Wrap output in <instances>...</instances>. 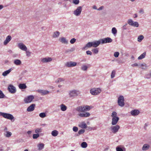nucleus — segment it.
I'll use <instances>...</instances> for the list:
<instances>
[{"mask_svg":"<svg viewBox=\"0 0 151 151\" xmlns=\"http://www.w3.org/2000/svg\"><path fill=\"white\" fill-rule=\"evenodd\" d=\"M92 106L86 105L78 106L76 109V110L78 112H85L90 110L93 108Z\"/></svg>","mask_w":151,"mask_h":151,"instance_id":"nucleus-1","label":"nucleus"},{"mask_svg":"<svg viewBox=\"0 0 151 151\" xmlns=\"http://www.w3.org/2000/svg\"><path fill=\"white\" fill-rule=\"evenodd\" d=\"M117 114L115 111H113L111 114V116L112 117V124L116 125L119 119V118L117 116Z\"/></svg>","mask_w":151,"mask_h":151,"instance_id":"nucleus-2","label":"nucleus"},{"mask_svg":"<svg viewBox=\"0 0 151 151\" xmlns=\"http://www.w3.org/2000/svg\"><path fill=\"white\" fill-rule=\"evenodd\" d=\"M90 93L93 95H97L101 93V90L100 88H94L90 90Z\"/></svg>","mask_w":151,"mask_h":151,"instance_id":"nucleus-3","label":"nucleus"},{"mask_svg":"<svg viewBox=\"0 0 151 151\" xmlns=\"http://www.w3.org/2000/svg\"><path fill=\"white\" fill-rule=\"evenodd\" d=\"M8 90L11 93H14L17 91L16 88L12 84H10L9 85Z\"/></svg>","mask_w":151,"mask_h":151,"instance_id":"nucleus-4","label":"nucleus"},{"mask_svg":"<svg viewBox=\"0 0 151 151\" xmlns=\"http://www.w3.org/2000/svg\"><path fill=\"white\" fill-rule=\"evenodd\" d=\"M124 99L123 96H119L118 100V105L121 106H123L124 105Z\"/></svg>","mask_w":151,"mask_h":151,"instance_id":"nucleus-5","label":"nucleus"},{"mask_svg":"<svg viewBox=\"0 0 151 151\" xmlns=\"http://www.w3.org/2000/svg\"><path fill=\"white\" fill-rule=\"evenodd\" d=\"M128 23L131 26L137 27L139 24L138 22H134L131 19H129L128 20Z\"/></svg>","mask_w":151,"mask_h":151,"instance_id":"nucleus-6","label":"nucleus"},{"mask_svg":"<svg viewBox=\"0 0 151 151\" xmlns=\"http://www.w3.org/2000/svg\"><path fill=\"white\" fill-rule=\"evenodd\" d=\"M80 92L79 91L76 90H73L70 92L69 94L70 97H75L77 96Z\"/></svg>","mask_w":151,"mask_h":151,"instance_id":"nucleus-7","label":"nucleus"},{"mask_svg":"<svg viewBox=\"0 0 151 151\" xmlns=\"http://www.w3.org/2000/svg\"><path fill=\"white\" fill-rule=\"evenodd\" d=\"M112 40L109 37H107L103 39H100V42L102 44L105 43L111 42Z\"/></svg>","mask_w":151,"mask_h":151,"instance_id":"nucleus-8","label":"nucleus"},{"mask_svg":"<svg viewBox=\"0 0 151 151\" xmlns=\"http://www.w3.org/2000/svg\"><path fill=\"white\" fill-rule=\"evenodd\" d=\"M34 97L32 95L28 96L24 99V101L26 103H30L34 99Z\"/></svg>","mask_w":151,"mask_h":151,"instance_id":"nucleus-9","label":"nucleus"},{"mask_svg":"<svg viewBox=\"0 0 151 151\" xmlns=\"http://www.w3.org/2000/svg\"><path fill=\"white\" fill-rule=\"evenodd\" d=\"M82 11V7L81 6L78 7L74 11V14L76 16H78L79 15Z\"/></svg>","mask_w":151,"mask_h":151,"instance_id":"nucleus-10","label":"nucleus"},{"mask_svg":"<svg viewBox=\"0 0 151 151\" xmlns=\"http://www.w3.org/2000/svg\"><path fill=\"white\" fill-rule=\"evenodd\" d=\"M119 128L120 127L118 125H116L115 126H112L111 127V129L112 131V132L114 133H115L117 132Z\"/></svg>","mask_w":151,"mask_h":151,"instance_id":"nucleus-11","label":"nucleus"},{"mask_svg":"<svg viewBox=\"0 0 151 151\" xmlns=\"http://www.w3.org/2000/svg\"><path fill=\"white\" fill-rule=\"evenodd\" d=\"M76 62H73L72 61L68 62L66 64V66L68 67H73L76 66Z\"/></svg>","mask_w":151,"mask_h":151,"instance_id":"nucleus-12","label":"nucleus"},{"mask_svg":"<svg viewBox=\"0 0 151 151\" xmlns=\"http://www.w3.org/2000/svg\"><path fill=\"white\" fill-rule=\"evenodd\" d=\"M3 117L5 118L11 120H12L14 118L12 114L6 113H5Z\"/></svg>","mask_w":151,"mask_h":151,"instance_id":"nucleus-13","label":"nucleus"},{"mask_svg":"<svg viewBox=\"0 0 151 151\" xmlns=\"http://www.w3.org/2000/svg\"><path fill=\"white\" fill-rule=\"evenodd\" d=\"M18 46L19 47L21 50L24 51H26L27 50V47L24 44L22 43L18 44Z\"/></svg>","mask_w":151,"mask_h":151,"instance_id":"nucleus-14","label":"nucleus"},{"mask_svg":"<svg viewBox=\"0 0 151 151\" xmlns=\"http://www.w3.org/2000/svg\"><path fill=\"white\" fill-rule=\"evenodd\" d=\"M90 114L88 112H86L83 113H80L78 115L81 117H87L90 116Z\"/></svg>","mask_w":151,"mask_h":151,"instance_id":"nucleus-15","label":"nucleus"},{"mask_svg":"<svg viewBox=\"0 0 151 151\" xmlns=\"http://www.w3.org/2000/svg\"><path fill=\"white\" fill-rule=\"evenodd\" d=\"M131 114L133 116H135L138 115L139 113V111L137 110H134L132 111Z\"/></svg>","mask_w":151,"mask_h":151,"instance_id":"nucleus-16","label":"nucleus"},{"mask_svg":"<svg viewBox=\"0 0 151 151\" xmlns=\"http://www.w3.org/2000/svg\"><path fill=\"white\" fill-rule=\"evenodd\" d=\"M101 43V42H100V40L99 41L92 42L93 47H96L98 46Z\"/></svg>","mask_w":151,"mask_h":151,"instance_id":"nucleus-17","label":"nucleus"},{"mask_svg":"<svg viewBox=\"0 0 151 151\" xmlns=\"http://www.w3.org/2000/svg\"><path fill=\"white\" fill-rule=\"evenodd\" d=\"M35 105L33 104L29 106L27 109V110L28 111H33L35 109Z\"/></svg>","mask_w":151,"mask_h":151,"instance_id":"nucleus-18","label":"nucleus"},{"mask_svg":"<svg viewBox=\"0 0 151 151\" xmlns=\"http://www.w3.org/2000/svg\"><path fill=\"white\" fill-rule=\"evenodd\" d=\"M52 60V59L51 58H43L42 59L41 61L43 63H47L50 62Z\"/></svg>","mask_w":151,"mask_h":151,"instance_id":"nucleus-19","label":"nucleus"},{"mask_svg":"<svg viewBox=\"0 0 151 151\" xmlns=\"http://www.w3.org/2000/svg\"><path fill=\"white\" fill-rule=\"evenodd\" d=\"M11 38L12 37L11 36L9 35L7 36L4 42V45H6L11 40Z\"/></svg>","mask_w":151,"mask_h":151,"instance_id":"nucleus-20","label":"nucleus"},{"mask_svg":"<svg viewBox=\"0 0 151 151\" xmlns=\"http://www.w3.org/2000/svg\"><path fill=\"white\" fill-rule=\"evenodd\" d=\"M12 70H13V69L11 68L8 70L5 71L2 73V75L4 76H6L8 74H9Z\"/></svg>","mask_w":151,"mask_h":151,"instance_id":"nucleus-21","label":"nucleus"},{"mask_svg":"<svg viewBox=\"0 0 151 151\" xmlns=\"http://www.w3.org/2000/svg\"><path fill=\"white\" fill-rule=\"evenodd\" d=\"M14 63L15 65H20L22 63L21 61L19 59L15 60L14 61Z\"/></svg>","mask_w":151,"mask_h":151,"instance_id":"nucleus-22","label":"nucleus"},{"mask_svg":"<svg viewBox=\"0 0 151 151\" xmlns=\"http://www.w3.org/2000/svg\"><path fill=\"white\" fill-rule=\"evenodd\" d=\"M38 92L42 94V95H46L49 93V92L46 90H40L38 91Z\"/></svg>","mask_w":151,"mask_h":151,"instance_id":"nucleus-23","label":"nucleus"},{"mask_svg":"<svg viewBox=\"0 0 151 151\" xmlns=\"http://www.w3.org/2000/svg\"><path fill=\"white\" fill-rule=\"evenodd\" d=\"M79 126L81 128H86L87 127V125L85 122H83L79 125Z\"/></svg>","mask_w":151,"mask_h":151,"instance_id":"nucleus-24","label":"nucleus"},{"mask_svg":"<svg viewBox=\"0 0 151 151\" xmlns=\"http://www.w3.org/2000/svg\"><path fill=\"white\" fill-rule=\"evenodd\" d=\"M59 40L62 43L67 44L68 43V41H67L65 38L64 37H62L59 39Z\"/></svg>","mask_w":151,"mask_h":151,"instance_id":"nucleus-25","label":"nucleus"},{"mask_svg":"<svg viewBox=\"0 0 151 151\" xmlns=\"http://www.w3.org/2000/svg\"><path fill=\"white\" fill-rule=\"evenodd\" d=\"M19 87L20 89H24L27 88V86L25 84H20L19 85Z\"/></svg>","mask_w":151,"mask_h":151,"instance_id":"nucleus-26","label":"nucleus"},{"mask_svg":"<svg viewBox=\"0 0 151 151\" xmlns=\"http://www.w3.org/2000/svg\"><path fill=\"white\" fill-rule=\"evenodd\" d=\"M58 132L56 130H54L52 131L51 134L52 136L54 137H56L58 134Z\"/></svg>","mask_w":151,"mask_h":151,"instance_id":"nucleus-27","label":"nucleus"},{"mask_svg":"<svg viewBox=\"0 0 151 151\" xmlns=\"http://www.w3.org/2000/svg\"><path fill=\"white\" fill-rule=\"evenodd\" d=\"M44 145L43 144L40 143L39 144L37 145V147L38 148V150H41L43 149L44 148Z\"/></svg>","mask_w":151,"mask_h":151,"instance_id":"nucleus-28","label":"nucleus"},{"mask_svg":"<svg viewBox=\"0 0 151 151\" xmlns=\"http://www.w3.org/2000/svg\"><path fill=\"white\" fill-rule=\"evenodd\" d=\"M149 145L147 144H144L142 147V150H147L149 149Z\"/></svg>","mask_w":151,"mask_h":151,"instance_id":"nucleus-29","label":"nucleus"},{"mask_svg":"<svg viewBox=\"0 0 151 151\" xmlns=\"http://www.w3.org/2000/svg\"><path fill=\"white\" fill-rule=\"evenodd\" d=\"M61 109L62 111H64L67 109V107L64 104H62L60 105Z\"/></svg>","mask_w":151,"mask_h":151,"instance_id":"nucleus-30","label":"nucleus"},{"mask_svg":"<svg viewBox=\"0 0 151 151\" xmlns=\"http://www.w3.org/2000/svg\"><path fill=\"white\" fill-rule=\"evenodd\" d=\"M146 54V52L143 53L138 57V59L139 60H141L144 58Z\"/></svg>","mask_w":151,"mask_h":151,"instance_id":"nucleus-31","label":"nucleus"},{"mask_svg":"<svg viewBox=\"0 0 151 151\" xmlns=\"http://www.w3.org/2000/svg\"><path fill=\"white\" fill-rule=\"evenodd\" d=\"M144 38V36L142 35H139L138 37V41L141 42Z\"/></svg>","mask_w":151,"mask_h":151,"instance_id":"nucleus-32","label":"nucleus"},{"mask_svg":"<svg viewBox=\"0 0 151 151\" xmlns=\"http://www.w3.org/2000/svg\"><path fill=\"white\" fill-rule=\"evenodd\" d=\"M81 146L82 147L85 148L87 147V144L86 142H83L82 143Z\"/></svg>","mask_w":151,"mask_h":151,"instance_id":"nucleus-33","label":"nucleus"},{"mask_svg":"<svg viewBox=\"0 0 151 151\" xmlns=\"http://www.w3.org/2000/svg\"><path fill=\"white\" fill-rule=\"evenodd\" d=\"M60 33L58 32H54V35H53V37H56L58 36L59 35Z\"/></svg>","mask_w":151,"mask_h":151,"instance_id":"nucleus-34","label":"nucleus"},{"mask_svg":"<svg viewBox=\"0 0 151 151\" xmlns=\"http://www.w3.org/2000/svg\"><path fill=\"white\" fill-rule=\"evenodd\" d=\"M117 30L115 27H113L112 28V32L113 34L114 35L116 34L117 33Z\"/></svg>","mask_w":151,"mask_h":151,"instance_id":"nucleus-35","label":"nucleus"},{"mask_svg":"<svg viewBox=\"0 0 151 151\" xmlns=\"http://www.w3.org/2000/svg\"><path fill=\"white\" fill-rule=\"evenodd\" d=\"M41 118H44L46 116V114L45 113H41L39 114Z\"/></svg>","mask_w":151,"mask_h":151,"instance_id":"nucleus-36","label":"nucleus"},{"mask_svg":"<svg viewBox=\"0 0 151 151\" xmlns=\"http://www.w3.org/2000/svg\"><path fill=\"white\" fill-rule=\"evenodd\" d=\"M4 96L5 95L3 93L2 91L0 90V98H4Z\"/></svg>","mask_w":151,"mask_h":151,"instance_id":"nucleus-37","label":"nucleus"},{"mask_svg":"<svg viewBox=\"0 0 151 151\" xmlns=\"http://www.w3.org/2000/svg\"><path fill=\"white\" fill-rule=\"evenodd\" d=\"M93 47L92 42H89L86 45V47Z\"/></svg>","mask_w":151,"mask_h":151,"instance_id":"nucleus-38","label":"nucleus"},{"mask_svg":"<svg viewBox=\"0 0 151 151\" xmlns=\"http://www.w3.org/2000/svg\"><path fill=\"white\" fill-rule=\"evenodd\" d=\"M12 134V133L11 132H7L6 133V134H5V135L6 137H9L11 136Z\"/></svg>","mask_w":151,"mask_h":151,"instance_id":"nucleus-39","label":"nucleus"},{"mask_svg":"<svg viewBox=\"0 0 151 151\" xmlns=\"http://www.w3.org/2000/svg\"><path fill=\"white\" fill-rule=\"evenodd\" d=\"M141 66L142 67V69H145L147 68V65L145 63L141 64Z\"/></svg>","mask_w":151,"mask_h":151,"instance_id":"nucleus-40","label":"nucleus"},{"mask_svg":"<svg viewBox=\"0 0 151 151\" xmlns=\"http://www.w3.org/2000/svg\"><path fill=\"white\" fill-rule=\"evenodd\" d=\"M87 68L88 67L86 65H84L82 67L81 69L85 71L87 70Z\"/></svg>","mask_w":151,"mask_h":151,"instance_id":"nucleus-41","label":"nucleus"},{"mask_svg":"<svg viewBox=\"0 0 151 151\" xmlns=\"http://www.w3.org/2000/svg\"><path fill=\"white\" fill-rule=\"evenodd\" d=\"M115 74V70H113L111 73V78H113L114 77Z\"/></svg>","mask_w":151,"mask_h":151,"instance_id":"nucleus-42","label":"nucleus"},{"mask_svg":"<svg viewBox=\"0 0 151 151\" xmlns=\"http://www.w3.org/2000/svg\"><path fill=\"white\" fill-rule=\"evenodd\" d=\"M39 137V134H34L33 135V139H37Z\"/></svg>","mask_w":151,"mask_h":151,"instance_id":"nucleus-43","label":"nucleus"},{"mask_svg":"<svg viewBox=\"0 0 151 151\" xmlns=\"http://www.w3.org/2000/svg\"><path fill=\"white\" fill-rule=\"evenodd\" d=\"M85 131L84 129H81L80 130H79L78 131V133L79 134H81L83 133Z\"/></svg>","mask_w":151,"mask_h":151,"instance_id":"nucleus-44","label":"nucleus"},{"mask_svg":"<svg viewBox=\"0 0 151 151\" xmlns=\"http://www.w3.org/2000/svg\"><path fill=\"white\" fill-rule=\"evenodd\" d=\"M79 0H73V3L75 4H78L79 3Z\"/></svg>","mask_w":151,"mask_h":151,"instance_id":"nucleus-45","label":"nucleus"},{"mask_svg":"<svg viewBox=\"0 0 151 151\" xmlns=\"http://www.w3.org/2000/svg\"><path fill=\"white\" fill-rule=\"evenodd\" d=\"M76 41V39L74 38H73L70 41V42L71 44H73Z\"/></svg>","mask_w":151,"mask_h":151,"instance_id":"nucleus-46","label":"nucleus"},{"mask_svg":"<svg viewBox=\"0 0 151 151\" xmlns=\"http://www.w3.org/2000/svg\"><path fill=\"white\" fill-rule=\"evenodd\" d=\"M119 55V53L118 52H115L114 54V56L116 58L118 57Z\"/></svg>","mask_w":151,"mask_h":151,"instance_id":"nucleus-47","label":"nucleus"},{"mask_svg":"<svg viewBox=\"0 0 151 151\" xmlns=\"http://www.w3.org/2000/svg\"><path fill=\"white\" fill-rule=\"evenodd\" d=\"M92 51L95 53L97 54L98 52V50L97 48H95L92 50Z\"/></svg>","mask_w":151,"mask_h":151,"instance_id":"nucleus-48","label":"nucleus"},{"mask_svg":"<svg viewBox=\"0 0 151 151\" xmlns=\"http://www.w3.org/2000/svg\"><path fill=\"white\" fill-rule=\"evenodd\" d=\"M64 81V79H63V78H59L58 79L57 81H56V82L58 83V82H61V81Z\"/></svg>","mask_w":151,"mask_h":151,"instance_id":"nucleus-49","label":"nucleus"},{"mask_svg":"<svg viewBox=\"0 0 151 151\" xmlns=\"http://www.w3.org/2000/svg\"><path fill=\"white\" fill-rule=\"evenodd\" d=\"M78 129V128L76 127H74L73 128V130L75 132H77Z\"/></svg>","mask_w":151,"mask_h":151,"instance_id":"nucleus-50","label":"nucleus"},{"mask_svg":"<svg viewBox=\"0 0 151 151\" xmlns=\"http://www.w3.org/2000/svg\"><path fill=\"white\" fill-rule=\"evenodd\" d=\"M41 129L39 128L37 129L35 131V133L38 134L40 132Z\"/></svg>","mask_w":151,"mask_h":151,"instance_id":"nucleus-51","label":"nucleus"},{"mask_svg":"<svg viewBox=\"0 0 151 151\" xmlns=\"http://www.w3.org/2000/svg\"><path fill=\"white\" fill-rule=\"evenodd\" d=\"M116 151H123V149L119 147H117L116 148Z\"/></svg>","mask_w":151,"mask_h":151,"instance_id":"nucleus-52","label":"nucleus"},{"mask_svg":"<svg viewBox=\"0 0 151 151\" xmlns=\"http://www.w3.org/2000/svg\"><path fill=\"white\" fill-rule=\"evenodd\" d=\"M26 51V55L28 57L30 56L31 53L29 51H27V50Z\"/></svg>","mask_w":151,"mask_h":151,"instance_id":"nucleus-53","label":"nucleus"},{"mask_svg":"<svg viewBox=\"0 0 151 151\" xmlns=\"http://www.w3.org/2000/svg\"><path fill=\"white\" fill-rule=\"evenodd\" d=\"M86 53L87 55H91L92 54V52L90 51H87Z\"/></svg>","mask_w":151,"mask_h":151,"instance_id":"nucleus-54","label":"nucleus"},{"mask_svg":"<svg viewBox=\"0 0 151 151\" xmlns=\"http://www.w3.org/2000/svg\"><path fill=\"white\" fill-rule=\"evenodd\" d=\"M132 66L133 67H135V66H138V65L137 63H135L132 65Z\"/></svg>","mask_w":151,"mask_h":151,"instance_id":"nucleus-55","label":"nucleus"},{"mask_svg":"<svg viewBox=\"0 0 151 151\" xmlns=\"http://www.w3.org/2000/svg\"><path fill=\"white\" fill-rule=\"evenodd\" d=\"M127 25V24H126L125 25L123 26V28L124 29H127L126 26Z\"/></svg>","mask_w":151,"mask_h":151,"instance_id":"nucleus-56","label":"nucleus"},{"mask_svg":"<svg viewBox=\"0 0 151 151\" xmlns=\"http://www.w3.org/2000/svg\"><path fill=\"white\" fill-rule=\"evenodd\" d=\"M5 114L4 113H2L1 112H0V116H2L3 117H4V116Z\"/></svg>","mask_w":151,"mask_h":151,"instance_id":"nucleus-57","label":"nucleus"},{"mask_svg":"<svg viewBox=\"0 0 151 151\" xmlns=\"http://www.w3.org/2000/svg\"><path fill=\"white\" fill-rule=\"evenodd\" d=\"M104 8L103 6H101L99 8L98 10H102Z\"/></svg>","mask_w":151,"mask_h":151,"instance_id":"nucleus-58","label":"nucleus"},{"mask_svg":"<svg viewBox=\"0 0 151 151\" xmlns=\"http://www.w3.org/2000/svg\"><path fill=\"white\" fill-rule=\"evenodd\" d=\"M93 8L94 9H97V7L95 6V5H94L93 6Z\"/></svg>","mask_w":151,"mask_h":151,"instance_id":"nucleus-59","label":"nucleus"},{"mask_svg":"<svg viewBox=\"0 0 151 151\" xmlns=\"http://www.w3.org/2000/svg\"><path fill=\"white\" fill-rule=\"evenodd\" d=\"M3 8V5H0V10L2 9Z\"/></svg>","mask_w":151,"mask_h":151,"instance_id":"nucleus-60","label":"nucleus"},{"mask_svg":"<svg viewBox=\"0 0 151 151\" xmlns=\"http://www.w3.org/2000/svg\"><path fill=\"white\" fill-rule=\"evenodd\" d=\"M139 13H143V11L142 9H141L139 11Z\"/></svg>","mask_w":151,"mask_h":151,"instance_id":"nucleus-61","label":"nucleus"},{"mask_svg":"<svg viewBox=\"0 0 151 151\" xmlns=\"http://www.w3.org/2000/svg\"><path fill=\"white\" fill-rule=\"evenodd\" d=\"M27 133L28 134H30L31 133V131H28Z\"/></svg>","mask_w":151,"mask_h":151,"instance_id":"nucleus-62","label":"nucleus"},{"mask_svg":"<svg viewBox=\"0 0 151 151\" xmlns=\"http://www.w3.org/2000/svg\"><path fill=\"white\" fill-rule=\"evenodd\" d=\"M135 17H135V18L137 17V14H135Z\"/></svg>","mask_w":151,"mask_h":151,"instance_id":"nucleus-63","label":"nucleus"},{"mask_svg":"<svg viewBox=\"0 0 151 151\" xmlns=\"http://www.w3.org/2000/svg\"><path fill=\"white\" fill-rule=\"evenodd\" d=\"M24 151H28L27 149H26L24 150Z\"/></svg>","mask_w":151,"mask_h":151,"instance_id":"nucleus-64","label":"nucleus"}]
</instances>
